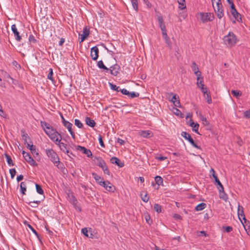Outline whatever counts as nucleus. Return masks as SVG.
Segmentation results:
<instances>
[{
	"label": "nucleus",
	"mask_w": 250,
	"mask_h": 250,
	"mask_svg": "<svg viewBox=\"0 0 250 250\" xmlns=\"http://www.w3.org/2000/svg\"><path fill=\"white\" fill-rule=\"evenodd\" d=\"M45 151L50 161L58 169L62 170L64 168L63 164L60 161L58 155L53 149H46Z\"/></svg>",
	"instance_id": "f257e3e1"
},
{
	"label": "nucleus",
	"mask_w": 250,
	"mask_h": 250,
	"mask_svg": "<svg viewBox=\"0 0 250 250\" xmlns=\"http://www.w3.org/2000/svg\"><path fill=\"white\" fill-rule=\"evenodd\" d=\"M237 41L236 36L232 32H229L228 35L224 38V42L228 46H232L234 45Z\"/></svg>",
	"instance_id": "f03ea898"
},
{
	"label": "nucleus",
	"mask_w": 250,
	"mask_h": 250,
	"mask_svg": "<svg viewBox=\"0 0 250 250\" xmlns=\"http://www.w3.org/2000/svg\"><path fill=\"white\" fill-rule=\"evenodd\" d=\"M98 163L97 166L99 167H101L104 172V174H106L108 175H110V172L106 166V163L104 161L101 157H98L97 158Z\"/></svg>",
	"instance_id": "7ed1b4c3"
},
{
	"label": "nucleus",
	"mask_w": 250,
	"mask_h": 250,
	"mask_svg": "<svg viewBox=\"0 0 250 250\" xmlns=\"http://www.w3.org/2000/svg\"><path fill=\"white\" fill-rule=\"evenodd\" d=\"M22 154L24 159L29 164L33 167H37L38 166V164L33 159L29 153L23 150Z\"/></svg>",
	"instance_id": "20e7f679"
},
{
	"label": "nucleus",
	"mask_w": 250,
	"mask_h": 250,
	"mask_svg": "<svg viewBox=\"0 0 250 250\" xmlns=\"http://www.w3.org/2000/svg\"><path fill=\"white\" fill-rule=\"evenodd\" d=\"M214 11L217 15V16L218 18L221 19L224 16V13H223V6L221 3V1H217L216 2V6L214 7V5L213 6Z\"/></svg>",
	"instance_id": "39448f33"
},
{
	"label": "nucleus",
	"mask_w": 250,
	"mask_h": 250,
	"mask_svg": "<svg viewBox=\"0 0 250 250\" xmlns=\"http://www.w3.org/2000/svg\"><path fill=\"white\" fill-rule=\"evenodd\" d=\"M181 135L183 137H184L185 139L188 140V142L190 143V144L195 148L197 149H201V147L197 145L195 143L193 139L191 138V136L188 133L183 131L181 133Z\"/></svg>",
	"instance_id": "423d86ee"
},
{
	"label": "nucleus",
	"mask_w": 250,
	"mask_h": 250,
	"mask_svg": "<svg viewBox=\"0 0 250 250\" xmlns=\"http://www.w3.org/2000/svg\"><path fill=\"white\" fill-rule=\"evenodd\" d=\"M52 132L53 134H51L49 138L54 142L56 144H57V143L61 142L62 136L56 130H52Z\"/></svg>",
	"instance_id": "0eeeda50"
},
{
	"label": "nucleus",
	"mask_w": 250,
	"mask_h": 250,
	"mask_svg": "<svg viewBox=\"0 0 250 250\" xmlns=\"http://www.w3.org/2000/svg\"><path fill=\"white\" fill-rule=\"evenodd\" d=\"M201 20L203 22L211 21L214 18L213 14L211 13H200Z\"/></svg>",
	"instance_id": "6e6552de"
},
{
	"label": "nucleus",
	"mask_w": 250,
	"mask_h": 250,
	"mask_svg": "<svg viewBox=\"0 0 250 250\" xmlns=\"http://www.w3.org/2000/svg\"><path fill=\"white\" fill-rule=\"evenodd\" d=\"M77 150H79L83 154H85L87 157H91L92 156V153L91 151V150L89 149H87L85 148L84 146H78L76 148Z\"/></svg>",
	"instance_id": "1a4fd4ad"
},
{
	"label": "nucleus",
	"mask_w": 250,
	"mask_h": 250,
	"mask_svg": "<svg viewBox=\"0 0 250 250\" xmlns=\"http://www.w3.org/2000/svg\"><path fill=\"white\" fill-rule=\"evenodd\" d=\"M90 56L94 61H96L98 59L99 57V49L96 46L91 48Z\"/></svg>",
	"instance_id": "9d476101"
},
{
	"label": "nucleus",
	"mask_w": 250,
	"mask_h": 250,
	"mask_svg": "<svg viewBox=\"0 0 250 250\" xmlns=\"http://www.w3.org/2000/svg\"><path fill=\"white\" fill-rule=\"evenodd\" d=\"M191 68L194 72V74L197 77V80L198 81L201 77V72L199 71L198 65L195 62H193L192 63Z\"/></svg>",
	"instance_id": "9b49d317"
},
{
	"label": "nucleus",
	"mask_w": 250,
	"mask_h": 250,
	"mask_svg": "<svg viewBox=\"0 0 250 250\" xmlns=\"http://www.w3.org/2000/svg\"><path fill=\"white\" fill-rule=\"evenodd\" d=\"M237 214L240 221H241V219H242L244 220L245 223L246 222L247 220L244 214V208L242 206L238 205L237 209Z\"/></svg>",
	"instance_id": "f8f14e48"
},
{
	"label": "nucleus",
	"mask_w": 250,
	"mask_h": 250,
	"mask_svg": "<svg viewBox=\"0 0 250 250\" xmlns=\"http://www.w3.org/2000/svg\"><path fill=\"white\" fill-rule=\"evenodd\" d=\"M157 20L159 22V26L161 29L162 35L167 33V29L165 24L163 22V17L161 15L158 16Z\"/></svg>",
	"instance_id": "ddd939ff"
},
{
	"label": "nucleus",
	"mask_w": 250,
	"mask_h": 250,
	"mask_svg": "<svg viewBox=\"0 0 250 250\" xmlns=\"http://www.w3.org/2000/svg\"><path fill=\"white\" fill-rule=\"evenodd\" d=\"M120 66L117 64H115L110 67L109 70L108 72H110V73L114 76H116L119 73Z\"/></svg>",
	"instance_id": "4468645a"
},
{
	"label": "nucleus",
	"mask_w": 250,
	"mask_h": 250,
	"mask_svg": "<svg viewBox=\"0 0 250 250\" xmlns=\"http://www.w3.org/2000/svg\"><path fill=\"white\" fill-rule=\"evenodd\" d=\"M90 33V31L86 27H85L83 29V34H79L80 36V43L84 41V40L88 37Z\"/></svg>",
	"instance_id": "2eb2a0df"
},
{
	"label": "nucleus",
	"mask_w": 250,
	"mask_h": 250,
	"mask_svg": "<svg viewBox=\"0 0 250 250\" xmlns=\"http://www.w3.org/2000/svg\"><path fill=\"white\" fill-rule=\"evenodd\" d=\"M11 30L13 34H14L16 40L18 42L21 41V36L20 35V33L18 31L16 25L15 24H13L11 26Z\"/></svg>",
	"instance_id": "dca6fc26"
},
{
	"label": "nucleus",
	"mask_w": 250,
	"mask_h": 250,
	"mask_svg": "<svg viewBox=\"0 0 250 250\" xmlns=\"http://www.w3.org/2000/svg\"><path fill=\"white\" fill-rule=\"evenodd\" d=\"M57 145L59 146V147L61 150H62L65 153L67 154V155L69 157H70V155L69 154V148L66 144H65L63 143L60 142L59 143H57Z\"/></svg>",
	"instance_id": "f3484780"
},
{
	"label": "nucleus",
	"mask_w": 250,
	"mask_h": 250,
	"mask_svg": "<svg viewBox=\"0 0 250 250\" xmlns=\"http://www.w3.org/2000/svg\"><path fill=\"white\" fill-rule=\"evenodd\" d=\"M110 162L112 164H115L120 167H122L124 166V164L121 162L119 159L114 156L110 159Z\"/></svg>",
	"instance_id": "a211bd4d"
},
{
	"label": "nucleus",
	"mask_w": 250,
	"mask_h": 250,
	"mask_svg": "<svg viewBox=\"0 0 250 250\" xmlns=\"http://www.w3.org/2000/svg\"><path fill=\"white\" fill-rule=\"evenodd\" d=\"M63 125L68 129V131L70 133L72 137L74 139L75 135L74 132L72 130V127L73 126L72 124L70 123L68 121L63 124Z\"/></svg>",
	"instance_id": "6ab92c4d"
},
{
	"label": "nucleus",
	"mask_w": 250,
	"mask_h": 250,
	"mask_svg": "<svg viewBox=\"0 0 250 250\" xmlns=\"http://www.w3.org/2000/svg\"><path fill=\"white\" fill-rule=\"evenodd\" d=\"M93 178L95 180L96 182L99 184L100 185L102 184L103 185H105L104 181V179L101 178V176L98 175L96 173H92V174Z\"/></svg>",
	"instance_id": "aec40b11"
},
{
	"label": "nucleus",
	"mask_w": 250,
	"mask_h": 250,
	"mask_svg": "<svg viewBox=\"0 0 250 250\" xmlns=\"http://www.w3.org/2000/svg\"><path fill=\"white\" fill-rule=\"evenodd\" d=\"M21 136L24 141V144L26 145L27 142L31 143V139L29 138L28 135L23 130H21Z\"/></svg>",
	"instance_id": "412c9836"
},
{
	"label": "nucleus",
	"mask_w": 250,
	"mask_h": 250,
	"mask_svg": "<svg viewBox=\"0 0 250 250\" xmlns=\"http://www.w3.org/2000/svg\"><path fill=\"white\" fill-rule=\"evenodd\" d=\"M68 196L69 201L74 205L76 208H78L80 211H81L80 208L77 206L78 201L75 197L73 195H69Z\"/></svg>",
	"instance_id": "4be33fe9"
},
{
	"label": "nucleus",
	"mask_w": 250,
	"mask_h": 250,
	"mask_svg": "<svg viewBox=\"0 0 250 250\" xmlns=\"http://www.w3.org/2000/svg\"><path fill=\"white\" fill-rule=\"evenodd\" d=\"M214 178L215 180V182L217 183V185L219 186L218 188L219 189V192H220V194H221L222 193H224V187H223L222 184H221V183L220 182V181H219V179L218 178V177L214 176Z\"/></svg>",
	"instance_id": "5701e85b"
},
{
	"label": "nucleus",
	"mask_w": 250,
	"mask_h": 250,
	"mask_svg": "<svg viewBox=\"0 0 250 250\" xmlns=\"http://www.w3.org/2000/svg\"><path fill=\"white\" fill-rule=\"evenodd\" d=\"M140 135L144 138H150L152 136V133L150 130H142L140 132Z\"/></svg>",
	"instance_id": "b1692460"
},
{
	"label": "nucleus",
	"mask_w": 250,
	"mask_h": 250,
	"mask_svg": "<svg viewBox=\"0 0 250 250\" xmlns=\"http://www.w3.org/2000/svg\"><path fill=\"white\" fill-rule=\"evenodd\" d=\"M86 124L88 126L93 127L96 125V123L93 120H92L90 117H86L85 119Z\"/></svg>",
	"instance_id": "393cba45"
},
{
	"label": "nucleus",
	"mask_w": 250,
	"mask_h": 250,
	"mask_svg": "<svg viewBox=\"0 0 250 250\" xmlns=\"http://www.w3.org/2000/svg\"><path fill=\"white\" fill-rule=\"evenodd\" d=\"M20 191L22 195L25 194L26 191V184L24 182L20 183Z\"/></svg>",
	"instance_id": "a878e982"
},
{
	"label": "nucleus",
	"mask_w": 250,
	"mask_h": 250,
	"mask_svg": "<svg viewBox=\"0 0 250 250\" xmlns=\"http://www.w3.org/2000/svg\"><path fill=\"white\" fill-rule=\"evenodd\" d=\"M97 66L100 69H103L106 71V72H108L109 70V69L106 67L104 64L103 62L101 60L98 62Z\"/></svg>",
	"instance_id": "bb28decb"
},
{
	"label": "nucleus",
	"mask_w": 250,
	"mask_h": 250,
	"mask_svg": "<svg viewBox=\"0 0 250 250\" xmlns=\"http://www.w3.org/2000/svg\"><path fill=\"white\" fill-rule=\"evenodd\" d=\"M189 125L192 127V130L193 131L197 134H199L198 132L199 125L198 123H194V122H192Z\"/></svg>",
	"instance_id": "cd10ccee"
},
{
	"label": "nucleus",
	"mask_w": 250,
	"mask_h": 250,
	"mask_svg": "<svg viewBox=\"0 0 250 250\" xmlns=\"http://www.w3.org/2000/svg\"><path fill=\"white\" fill-rule=\"evenodd\" d=\"M41 125L42 127L43 130L45 131V130L50 129L52 127L51 125H50L49 124L46 123L45 121H41Z\"/></svg>",
	"instance_id": "c85d7f7f"
},
{
	"label": "nucleus",
	"mask_w": 250,
	"mask_h": 250,
	"mask_svg": "<svg viewBox=\"0 0 250 250\" xmlns=\"http://www.w3.org/2000/svg\"><path fill=\"white\" fill-rule=\"evenodd\" d=\"M233 17L237 21H239V20H241V15L236 10H235L233 11H230Z\"/></svg>",
	"instance_id": "c756f323"
},
{
	"label": "nucleus",
	"mask_w": 250,
	"mask_h": 250,
	"mask_svg": "<svg viewBox=\"0 0 250 250\" xmlns=\"http://www.w3.org/2000/svg\"><path fill=\"white\" fill-rule=\"evenodd\" d=\"M26 203L33 208H37L38 205L41 203V201L38 200L30 202L26 201Z\"/></svg>",
	"instance_id": "7c9ffc66"
},
{
	"label": "nucleus",
	"mask_w": 250,
	"mask_h": 250,
	"mask_svg": "<svg viewBox=\"0 0 250 250\" xmlns=\"http://www.w3.org/2000/svg\"><path fill=\"white\" fill-rule=\"evenodd\" d=\"M155 181L156 182V184L158 186H163V178L160 176H156L155 177Z\"/></svg>",
	"instance_id": "2f4dec72"
},
{
	"label": "nucleus",
	"mask_w": 250,
	"mask_h": 250,
	"mask_svg": "<svg viewBox=\"0 0 250 250\" xmlns=\"http://www.w3.org/2000/svg\"><path fill=\"white\" fill-rule=\"evenodd\" d=\"M207 205L205 203H201L198 204L195 208V210L197 211H201L203 210L206 207Z\"/></svg>",
	"instance_id": "473e14b6"
},
{
	"label": "nucleus",
	"mask_w": 250,
	"mask_h": 250,
	"mask_svg": "<svg viewBox=\"0 0 250 250\" xmlns=\"http://www.w3.org/2000/svg\"><path fill=\"white\" fill-rule=\"evenodd\" d=\"M140 196L142 200L145 202H147L149 200V197L147 196V194L146 192H142L140 193Z\"/></svg>",
	"instance_id": "72a5a7b5"
},
{
	"label": "nucleus",
	"mask_w": 250,
	"mask_h": 250,
	"mask_svg": "<svg viewBox=\"0 0 250 250\" xmlns=\"http://www.w3.org/2000/svg\"><path fill=\"white\" fill-rule=\"evenodd\" d=\"M107 184L108 185L105 187V189L109 192H114L115 189V187L109 182H107Z\"/></svg>",
	"instance_id": "f704fd0d"
},
{
	"label": "nucleus",
	"mask_w": 250,
	"mask_h": 250,
	"mask_svg": "<svg viewBox=\"0 0 250 250\" xmlns=\"http://www.w3.org/2000/svg\"><path fill=\"white\" fill-rule=\"evenodd\" d=\"M130 1L131 2L133 9L135 10L136 12H137L138 11V0H130Z\"/></svg>",
	"instance_id": "c9c22d12"
},
{
	"label": "nucleus",
	"mask_w": 250,
	"mask_h": 250,
	"mask_svg": "<svg viewBox=\"0 0 250 250\" xmlns=\"http://www.w3.org/2000/svg\"><path fill=\"white\" fill-rule=\"evenodd\" d=\"M6 158V161L8 164V165L9 166H14V163H13V161L10 157V155H9L8 154L5 153L4 154Z\"/></svg>",
	"instance_id": "e433bc0d"
},
{
	"label": "nucleus",
	"mask_w": 250,
	"mask_h": 250,
	"mask_svg": "<svg viewBox=\"0 0 250 250\" xmlns=\"http://www.w3.org/2000/svg\"><path fill=\"white\" fill-rule=\"evenodd\" d=\"M231 92L233 96L236 98H239L242 95V92L240 91L232 90Z\"/></svg>",
	"instance_id": "4c0bfd02"
},
{
	"label": "nucleus",
	"mask_w": 250,
	"mask_h": 250,
	"mask_svg": "<svg viewBox=\"0 0 250 250\" xmlns=\"http://www.w3.org/2000/svg\"><path fill=\"white\" fill-rule=\"evenodd\" d=\"M131 99L138 97L139 96V93L135 92H129V94L127 96Z\"/></svg>",
	"instance_id": "58836bf2"
},
{
	"label": "nucleus",
	"mask_w": 250,
	"mask_h": 250,
	"mask_svg": "<svg viewBox=\"0 0 250 250\" xmlns=\"http://www.w3.org/2000/svg\"><path fill=\"white\" fill-rule=\"evenodd\" d=\"M30 150L34 157L39 156V153L36 150V146H31V148H30Z\"/></svg>",
	"instance_id": "ea45409f"
},
{
	"label": "nucleus",
	"mask_w": 250,
	"mask_h": 250,
	"mask_svg": "<svg viewBox=\"0 0 250 250\" xmlns=\"http://www.w3.org/2000/svg\"><path fill=\"white\" fill-rule=\"evenodd\" d=\"M35 186H36L37 192L40 194H41V195L43 194L44 192H43V190L42 189L41 186L40 185L37 184H36Z\"/></svg>",
	"instance_id": "a19ab883"
},
{
	"label": "nucleus",
	"mask_w": 250,
	"mask_h": 250,
	"mask_svg": "<svg viewBox=\"0 0 250 250\" xmlns=\"http://www.w3.org/2000/svg\"><path fill=\"white\" fill-rule=\"evenodd\" d=\"M197 85L199 88H203L204 87L203 78L200 77L199 80H197Z\"/></svg>",
	"instance_id": "79ce46f5"
},
{
	"label": "nucleus",
	"mask_w": 250,
	"mask_h": 250,
	"mask_svg": "<svg viewBox=\"0 0 250 250\" xmlns=\"http://www.w3.org/2000/svg\"><path fill=\"white\" fill-rule=\"evenodd\" d=\"M109 85L111 89L116 91L117 92L120 91L121 88L119 86L112 83H109Z\"/></svg>",
	"instance_id": "37998d69"
},
{
	"label": "nucleus",
	"mask_w": 250,
	"mask_h": 250,
	"mask_svg": "<svg viewBox=\"0 0 250 250\" xmlns=\"http://www.w3.org/2000/svg\"><path fill=\"white\" fill-rule=\"evenodd\" d=\"M154 208L155 210L158 213H160L162 211V206L158 204H155L154 205Z\"/></svg>",
	"instance_id": "c03bdc74"
},
{
	"label": "nucleus",
	"mask_w": 250,
	"mask_h": 250,
	"mask_svg": "<svg viewBox=\"0 0 250 250\" xmlns=\"http://www.w3.org/2000/svg\"><path fill=\"white\" fill-rule=\"evenodd\" d=\"M53 69L52 68L49 69V72L47 75V79L50 80L52 82L54 81V79L53 77Z\"/></svg>",
	"instance_id": "a18cd8bd"
},
{
	"label": "nucleus",
	"mask_w": 250,
	"mask_h": 250,
	"mask_svg": "<svg viewBox=\"0 0 250 250\" xmlns=\"http://www.w3.org/2000/svg\"><path fill=\"white\" fill-rule=\"evenodd\" d=\"M75 125L80 128H82L83 127V124L78 119L75 120Z\"/></svg>",
	"instance_id": "49530a36"
},
{
	"label": "nucleus",
	"mask_w": 250,
	"mask_h": 250,
	"mask_svg": "<svg viewBox=\"0 0 250 250\" xmlns=\"http://www.w3.org/2000/svg\"><path fill=\"white\" fill-rule=\"evenodd\" d=\"M52 130H56L55 129H54L52 126L51 127L50 129H46V130H45V133L47 134V135L50 138V137L51 136V134H53L52 133Z\"/></svg>",
	"instance_id": "de8ad7c7"
},
{
	"label": "nucleus",
	"mask_w": 250,
	"mask_h": 250,
	"mask_svg": "<svg viewBox=\"0 0 250 250\" xmlns=\"http://www.w3.org/2000/svg\"><path fill=\"white\" fill-rule=\"evenodd\" d=\"M178 3H179V8L180 9L183 10L186 8L185 0H184V2L178 1Z\"/></svg>",
	"instance_id": "09e8293b"
},
{
	"label": "nucleus",
	"mask_w": 250,
	"mask_h": 250,
	"mask_svg": "<svg viewBox=\"0 0 250 250\" xmlns=\"http://www.w3.org/2000/svg\"><path fill=\"white\" fill-rule=\"evenodd\" d=\"M9 172L11 175V178L13 179L16 174V170L15 168H12L9 170Z\"/></svg>",
	"instance_id": "8fccbe9b"
},
{
	"label": "nucleus",
	"mask_w": 250,
	"mask_h": 250,
	"mask_svg": "<svg viewBox=\"0 0 250 250\" xmlns=\"http://www.w3.org/2000/svg\"><path fill=\"white\" fill-rule=\"evenodd\" d=\"M205 98L207 99V102L208 104H210L212 103V100H211V96L209 94V92H208V93H207V94H206V96L205 97Z\"/></svg>",
	"instance_id": "3c124183"
},
{
	"label": "nucleus",
	"mask_w": 250,
	"mask_h": 250,
	"mask_svg": "<svg viewBox=\"0 0 250 250\" xmlns=\"http://www.w3.org/2000/svg\"><path fill=\"white\" fill-rule=\"evenodd\" d=\"M82 232L85 236L89 237V238L91 237V236H89V235L88 234V230L86 228L82 229Z\"/></svg>",
	"instance_id": "603ef678"
},
{
	"label": "nucleus",
	"mask_w": 250,
	"mask_h": 250,
	"mask_svg": "<svg viewBox=\"0 0 250 250\" xmlns=\"http://www.w3.org/2000/svg\"><path fill=\"white\" fill-rule=\"evenodd\" d=\"M29 42L32 43H35L36 42V40L35 39V37L33 35H30L28 38Z\"/></svg>",
	"instance_id": "864d4df0"
},
{
	"label": "nucleus",
	"mask_w": 250,
	"mask_h": 250,
	"mask_svg": "<svg viewBox=\"0 0 250 250\" xmlns=\"http://www.w3.org/2000/svg\"><path fill=\"white\" fill-rule=\"evenodd\" d=\"M145 217L146 222L148 224H151L152 223V221L150 219V217L148 214L146 215Z\"/></svg>",
	"instance_id": "5fc2aeb1"
},
{
	"label": "nucleus",
	"mask_w": 250,
	"mask_h": 250,
	"mask_svg": "<svg viewBox=\"0 0 250 250\" xmlns=\"http://www.w3.org/2000/svg\"><path fill=\"white\" fill-rule=\"evenodd\" d=\"M98 140H99V143H100L101 146L102 147H104L105 146H104V142L103 141L102 137V136L101 135H100L99 136Z\"/></svg>",
	"instance_id": "6e6d98bb"
},
{
	"label": "nucleus",
	"mask_w": 250,
	"mask_h": 250,
	"mask_svg": "<svg viewBox=\"0 0 250 250\" xmlns=\"http://www.w3.org/2000/svg\"><path fill=\"white\" fill-rule=\"evenodd\" d=\"M244 115L247 118H250V109L245 111Z\"/></svg>",
	"instance_id": "4d7b16f0"
},
{
	"label": "nucleus",
	"mask_w": 250,
	"mask_h": 250,
	"mask_svg": "<svg viewBox=\"0 0 250 250\" xmlns=\"http://www.w3.org/2000/svg\"><path fill=\"white\" fill-rule=\"evenodd\" d=\"M27 226L36 235L38 236L37 231L30 225L28 224Z\"/></svg>",
	"instance_id": "13d9d810"
},
{
	"label": "nucleus",
	"mask_w": 250,
	"mask_h": 250,
	"mask_svg": "<svg viewBox=\"0 0 250 250\" xmlns=\"http://www.w3.org/2000/svg\"><path fill=\"white\" fill-rule=\"evenodd\" d=\"M120 92L124 95H125L128 96L129 94V91L127 90L126 89L123 88L121 89Z\"/></svg>",
	"instance_id": "bf43d9fd"
},
{
	"label": "nucleus",
	"mask_w": 250,
	"mask_h": 250,
	"mask_svg": "<svg viewBox=\"0 0 250 250\" xmlns=\"http://www.w3.org/2000/svg\"><path fill=\"white\" fill-rule=\"evenodd\" d=\"M224 228H225V231L226 232H229L231 231L233 229L232 227H230V226H228Z\"/></svg>",
	"instance_id": "052dcab7"
},
{
	"label": "nucleus",
	"mask_w": 250,
	"mask_h": 250,
	"mask_svg": "<svg viewBox=\"0 0 250 250\" xmlns=\"http://www.w3.org/2000/svg\"><path fill=\"white\" fill-rule=\"evenodd\" d=\"M175 111H174V114H176V115L178 116V115H180L181 117H182V113H181V112L180 111V110H179L177 108H175L174 109Z\"/></svg>",
	"instance_id": "680f3d73"
},
{
	"label": "nucleus",
	"mask_w": 250,
	"mask_h": 250,
	"mask_svg": "<svg viewBox=\"0 0 250 250\" xmlns=\"http://www.w3.org/2000/svg\"><path fill=\"white\" fill-rule=\"evenodd\" d=\"M167 158L166 157H164V156H156V157H155L156 159L159 160L160 161H164V160H166Z\"/></svg>",
	"instance_id": "e2e57ef3"
},
{
	"label": "nucleus",
	"mask_w": 250,
	"mask_h": 250,
	"mask_svg": "<svg viewBox=\"0 0 250 250\" xmlns=\"http://www.w3.org/2000/svg\"><path fill=\"white\" fill-rule=\"evenodd\" d=\"M173 103V104H174V105L176 107H180L181 104H180V100H177V101H174L173 102H172Z\"/></svg>",
	"instance_id": "0e129e2a"
},
{
	"label": "nucleus",
	"mask_w": 250,
	"mask_h": 250,
	"mask_svg": "<svg viewBox=\"0 0 250 250\" xmlns=\"http://www.w3.org/2000/svg\"><path fill=\"white\" fill-rule=\"evenodd\" d=\"M145 3L146 5L148 8H150L151 7V3L149 2L148 0H143Z\"/></svg>",
	"instance_id": "69168bd1"
},
{
	"label": "nucleus",
	"mask_w": 250,
	"mask_h": 250,
	"mask_svg": "<svg viewBox=\"0 0 250 250\" xmlns=\"http://www.w3.org/2000/svg\"><path fill=\"white\" fill-rule=\"evenodd\" d=\"M202 92L204 94V95L207 94V93H208V89L206 87H203V88H200Z\"/></svg>",
	"instance_id": "338daca9"
},
{
	"label": "nucleus",
	"mask_w": 250,
	"mask_h": 250,
	"mask_svg": "<svg viewBox=\"0 0 250 250\" xmlns=\"http://www.w3.org/2000/svg\"><path fill=\"white\" fill-rule=\"evenodd\" d=\"M117 142L121 145H124L125 141L120 138H118Z\"/></svg>",
	"instance_id": "774afa93"
}]
</instances>
